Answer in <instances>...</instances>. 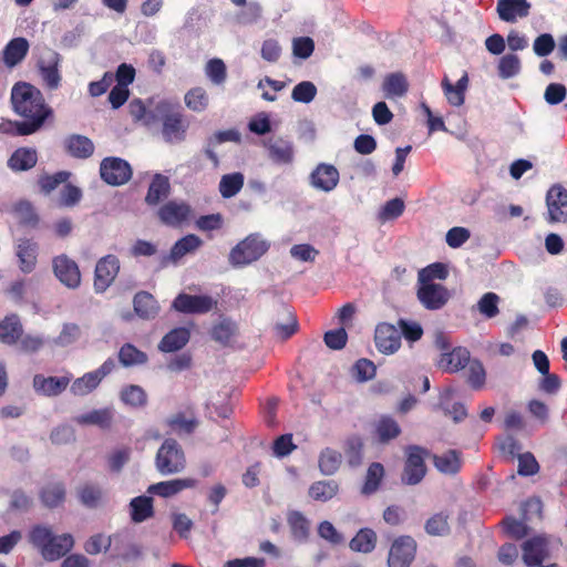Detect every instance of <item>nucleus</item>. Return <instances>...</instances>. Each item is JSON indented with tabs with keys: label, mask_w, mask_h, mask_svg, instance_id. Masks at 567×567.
Listing matches in <instances>:
<instances>
[{
	"label": "nucleus",
	"mask_w": 567,
	"mask_h": 567,
	"mask_svg": "<svg viewBox=\"0 0 567 567\" xmlns=\"http://www.w3.org/2000/svg\"><path fill=\"white\" fill-rule=\"evenodd\" d=\"M13 111L27 122L41 120V127L48 117L52 116V109L45 103L43 94L34 85L18 82L11 90Z\"/></svg>",
	"instance_id": "1"
},
{
	"label": "nucleus",
	"mask_w": 567,
	"mask_h": 567,
	"mask_svg": "<svg viewBox=\"0 0 567 567\" xmlns=\"http://www.w3.org/2000/svg\"><path fill=\"white\" fill-rule=\"evenodd\" d=\"M30 542L47 560H56L69 553L74 545L71 534L54 536L52 530L42 525L34 526L30 532Z\"/></svg>",
	"instance_id": "2"
},
{
	"label": "nucleus",
	"mask_w": 567,
	"mask_h": 567,
	"mask_svg": "<svg viewBox=\"0 0 567 567\" xmlns=\"http://www.w3.org/2000/svg\"><path fill=\"white\" fill-rule=\"evenodd\" d=\"M155 111L163 123L162 134L164 140L168 143L184 141L188 123L185 121L179 105L162 101L156 105Z\"/></svg>",
	"instance_id": "3"
},
{
	"label": "nucleus",
	"mask_w": 567,
	"mask_h": 567,
	"mask_svg": "<svg viewBox=\"0 0 567 567\" xmlns=\"http://www.w3.org/2000/svg\"><path fill=\"white\" fill-rule=\"evenodd\" d=\"M155 467L162 475H174L186 467V455L182 445L174 439H166L155 456Z\"/></svg>",
	"instance_id": "4"
},
{
	"label": "nucleus",
	"mask_w": 567,
	"mask_h": 567,
	"mask_svg": "<svg viewBox=\"0 0 567 567\" xmlns=\"http://www.w3.org/2000/svg\"><path fill=\"white\" fill-rule=\"evenodd\" d=\"M268 249L269 244L259 234H250L230 250L229 262L234 267L247 266L258 260Z\"/></svg>",
	"instance_id": "5"
},
{
	"label": "nucleus",
	"mask_w": 567,
	"mask_h": 567,
	"mask_svg": "<svg viewBox=\"0 0 567 567\" xmlns=\"http://www.w3.org/2000/svg\"><path fill=\"white\" fill-rule=\"evenodd\" d=\"M405 455L401 480L406 485H416L426 474L425 458L431 456V453L422 446L409 445L405 449Z\"/></svg>",
	"instance_id": "6"
},
{
	"label": "nucleus",
	"mask_w": 567,
	"mask_h": 567,
	"mask_svg": "<svg viewBox=\"0 0 567 567\" xmlns=\"http://www.w3.org/2000/svg\"><path fill=\"white\" fill-rule=\"evenodd\" d=\"M217 299L208 295L178 293L172 302V308L185 315H205L215 309Z\"/></svg>",
	"instance_id": "7"
},
{
	"label": "nucleus",
	"mask_w": 567,
	"mask_h": 567,
	"mask_svg": "<svg viewBox=\"0 0 567 567\" xmlns=\"http://www.w3.org/2000/svg\"><path fill=\"white\" fill-rule=\"evenodd\" d=\"M133 175L130 163L123 158L110 156L100 164V176L104 183L111 186L126 184Z\"/></svg>",
	"instance_id": "8"
},
{
	"label": "nucleus",
	"mask_w": 567,
	"mask_h": 567,
	"mask_svg": "<svg viewBox=\"0 0 567 567\" xmlns=\"http://www.w3.org/2000/svg\"><path fill=\"white\" fill-rule=\"evenodd\" d=\"M60 55L56 51L45 48L38 60L37 66L44 87L49 91L58 90L61 85L59 71Z\"/></svg>",
	"instance_id": "9"
},
{
	"label": "nucleus",
	"mask_w": 567,
	"mask_h": 567,
	"mask_svg": "<svg viewBox=\"0 0 567 567\" xmlns=\"http://www.w3.org/2000/svg\"><path fill=\"white\" fill-rule=\"evenodd\" d=\"M416 542L409 535L395 538L388 555L389 567H410L415 558Z\"/></svg>",
	"instance_id": "10"
},
{
	"label": "nucleus",
	"mask_w": 567,
	"mask_h": 567,
	"mask_svg": "<svg viewBox=\"0 0 567 567\" xmlns=\"http://www.w3.org/2000/svg\"><path fill=\"white\" fill-rule=\"evenodd\" d=\"M52 270L55 278L66 288L76 289L81 285V271L75 260L65 254L52 259Z\"/></svg>",
	"instance_id": "11"
},
{
	"label": "nucleus",
	"mask_w": 567,
	"mask_h": 567,
	"mask_svg": "<svg viewBox=\"0 0 567 567\" xmlns=\"http://www.w3.org/2000/svg\"><path fill=\"white\" fill-rule=\"evenodd\" d=\"M520 548L523 563L527 567L540 565L550 557L549 537L544 534L526 539Z\"/></svg>",
	"instance_id": "12"
},
{
	"label": "nucleus",
	"mask_w": 567,
	"mask_h": 567,
	"mask_svg": "<svg viewBox=\"0 0 567 567\" xmlns=\"http://www.w3.org/2000/svg\"><path fill=\"white\" fill-rule=\"evenodd\" d=\"M120 271V260L114 255L102 257L95 266L94 290L97 293L104 292L115 280Z\"/></svg>",
	"instance_id": "13"
},
{
	"label": "nucleus",
	"mask_w": 567,
	"mask_h": 567,
	"mask_svg": "<svg viewBox=\"0 0 567 567\" xmlns=\"http://www.w3.org/2000/svg\"><path fill=\"white\" fill-rule=\"evenodd\" d=\"M416 296L422 306L427 310H439L450 299L449 290L444 286L434 282L420 284Z\"/></svg>",
	"instance_id": "14"
},
{
	"label": "nucleus",
	"mask_w": 567,
	"mask_h": 567,
	"mask_svg": "<svg viewBox=\"0 0 567 567\" xmlns=\"http://www.w3.org/2000/svg\"><path fill=\"white\" fill-rule=\"evenodd\" d=\"M374 343L377 349L383 354H393L401 347V334L395 326L381 322L374 331Z\"/></svg>",
	"instance_id": "15"
},
{
	"label": "nucleus",
	"mask_w": 567,
	"mask_h": 567,
	"mask_svg": "<svg viewBox=\"0 0 567 567\" xmlns=\"http://www.w3.org/2000/svg\"><path fill=\"white\" fill-rule=\"evenodd\" d=\"M198 481L193 477L174 478L151 484L146 492L150 495H156L162 498L176 496L185 489L195 488Z\"/></svg>",
	"instance_id": "16"
},
{
	"label": "nucleus",
	"mask_w": 567,
	"mask_h": 567,
	"mask_svg": "<svg viewBox=\"0 0 567 567\" xmlns=\"http://www.w3.org/2000/svg\"><path fill=\"white\" fill-rule=\"evenodd\" d=\"M546 203L550 223L567 221V189L560 185L550 187L547 192Z\"/></svg>",
	"instance_id": "17"
},
{
	"label": "nucleus",
	"mask_w": 567,
	"mask_h": 567,
	"mask_svg": "<svg viewBox=\"0 0 567 567\" xmlns=\"http://www.w3.org/2000/svg\"><path fill=\"white\" fill-rule=\"evenodd\" d=\"M192 208L188 204L169 200L159 207L157 216L159 220L171 227H178L190 217Z\"/></svg>",
	"instance_id": "18"
},
{
	"label": "nucleus",
	"mask_w": 567,
	"mask_h": 567,
	"mask_svg": "<svg viewBox=\"0 0 567 567\" xmlns=\"http://www.w3.org/2000/svg\"><path fill=\"white\" fill-rule=\"evenodd\" d=\"M71 380V373H66L62 377H44L43 374H35L32 383L35 392L45 396H58L66 390Z\"/></svg>",
	"instance_id": "19"
},
{
	"label": "nucleus",
	"mask_w": 567,
	"mask_h": 567,
	"mask_svg": "<svg viewBox=\"0 0 567 567\" xmlns=\"http://www.w3.org/2000/svg\"><path fill=\"white\" fill-rule=\"evenodd\" d=\"M340 179L339 171L332 164L320 163L310 175L311 185L322 192L333 190Z\"/></svg>",
	"instance_id": "20"
},
{
	"label": "nucleus",
	"mask_w": 567,
	"mask_h": 567,
	"mask_svg": "<svg viewBox=\"0 0 567 567\" xmlns=\"http://www.w3.org/2000/svg\"><path fill=\"white\" fill-rule=\"evenodd\" d=\"M470 351L463 347H456L449 352H442L437 367L447 373H455L466 367L470 362Z\"/></svg>",
	"instance_id": "21"
},
{
	"label": "nucleus",
	"mask_w": 567,
	"mask_h": 567,
	"mask_svg": "<svg viewBox=\"0 0 567 567\" xmlns=\"http://www.w3.org/2000/svg\"><path fill=\"white\" fill-rule=\"evenodd\" d=\"M530 3L527 0H498L496 11L501 20L516 22L517 18L529 14Z\"/></svg>",
	"instance_id": "22"
},
{
	"label": "nucleus",
	"mask_w": 567,
	"mask_h": 567,
	"mask_svg": "<svg viewBox=\"0 0 567 567\" xmlns=\"http://www.w3.org/2000/svg\"><path fill=\"white\" fill-rule=\"evenodd\" d=\"M23 326L16 313L7 315L0 320V342L6 346H14L21 339Z\"/></svg>",
	"instance_id": "23"
},
{
	"label": "nucleus",
	"mask_w": 567,
	"mask_h": 567,
	"mask_svg": "<svg viewBox=\"0 0 567 567\" xmlns=\"http://www.w3.org/2000/svg\"><path fill=\"white\" fill-rule=\"evenodd\" d=\"M29 42L25 38L18 37L10 40L2 51L3 63L8 68L20 64L29 52Z\"/></svg>",
	"instance_id": "24"
},
{
	"label": "nucleus",
	"mask_w": 567,
	"mask_h": 567,
	"mask_svg": "<svg viewBox=\"0 0 567 567\" xmlns=\"http://www.w3.org/2000/svg\"><path fill=\"white\" fill-rule=\"evenodd\" d=\"M64 147L69 155L80 159H86L94 153L93 142L84 135L72 134L64 140Z\"/></svg>",
	"instance_id": "25"
},
{
	"label": "nucleus",
	"mask_w": 567,
	"mask_h": 567,
	"mask_svg": "<svg viewBox=\"0 0 567 567\" xmlns=\"http://www.w3.org/2000/svg\"><path fill=\"white\" fill-rule=\"evenodd\" d=\"M401 434L399 423L390 415H381L373 424V436L381 444H386Z\"/></svg>",
	"instance_id": "26"
},
{
	"label": "nucleus",
	"mask_w": 567,
	"mask_h": 567,
	"mask_svg": "<svg viewBox=\"0 0 567 567\" xmlns=\"http://www.w3.org/2000/svg\"><path fill=\"white\" fill-rule=\"evenodd\" d=\"M190 339V330L186 327L174 328L159 341L158 350L165 353L183 349Z\"/></svg>",
	"instance_id": "27"
},
{
	"label": "nucleus",
	"mask_w": 567,
	"mask_h": 567,
	"mask_svg": "<svg viewBox=\"0 0 567 567\" xmlns=\"http://www.w3.org/2000/svg\"><path fill=\"white\" fill-rule=\"evenodd\" d=\"M38 163V153L32 147L17 148L8 159V167L12 172H25L33 168Z\"/></svg>",
	"instance_id": "28"
},
{
	"label": "nucleus",
	"mask_w": 567,
	"mask_h": 567,
	"mask_svg": "<svg viewBox=\"0 0 567 567\" xmlns=\"http://www.w3.org/2000/svg\"><path fill=\"white\" fill-rule=\"evenodd\" d=\"M202 245L203 240L197 235L188 234L182 237L173 245L169 255L164 257L163 265H166L167 260L177 262L185 255L197 250Z\"/></svg>",
	"instance_id": "29"
},
{
	"label": "nucleus",
	"mask_w": 567,
	"mask_h": 567,
	"mask_svg": "<svg viewBox=\"0 0 567 567\" xmlns=\"http://www.w3.org/2000/svg\"><path fill=\"white\" fill-rule=\"evenodd\" d=\"M17 257L22 272L30 274L34 270L38 260V245L31 239H20L17 247Z\"/></svg>",
	"instance_id": "30"
},
{
	"label": "nucleus",
	"mask_w": 567,
	"mask_h": 567,
	"mask_svg": "<svg viewBox=\"0 0 567 567\" xmlns=\"http://www.w3.org/2000/svg\"><path fill=\"white\" fill-rule=\"evenodd\" d=\"M39 497L43 506L47 508H56L65 502L66 497V488L64 483L62 482H53L44 485L40 493Z\"/></svg>",
	"instance_id": "31"
},
{
	"label": "nucleus",
	"mask_w": 567,
	"mask_h": 567,
	"mask_svg": "<svg viewBox=\"0 0 567 567\" xmlns=\"http://www.w3.org/2000/svg\"><path fill=\"white\" fill-rule=\"evenodd\" d=\"M171 192V184L167 176L155 174L148 186L145 202L150 206H155L163 199L167 198Z\"/></svg>",
	"instance_id": "32"
},
{
	"label": "nucleus",
	"mask_w": 567,
	"mask_h": 567,
	"mask_svg": "<svg viewBox=\"0 0 567 567\" xmlns=\"http://www.w3.org/2000/svg\"><path fill=\"white\" fill-rule=\"evenodd\" d=\"M238 333V326L229 318H221L210 329L212 339L223 347H228Z\"/></svg>",
	"instance_id": "33"
},
{
	"label": "nucleus",
	"mask_w": 567,
	"mask_h": 567,
	"mask_svg": "<svg viewBox=\"0 0 567 567\" xmlns=\"http://www.w3.org/2000/svg\"><path fill=\"white\" fill-rule=\"evenodd\" d=\"M74 422L79 425H96L100 429L106 430L112 425L113 411L109 408L92 410L75 416Z\"/></svg>",
	"instance_id": "34"
},
{
	"label": "nucleus",
	"mask_w": 567,
	"mask_h": 567,
	"mask_svg": "<svg viewBox=\"0 0 567 567\" xmlns=\"http://www.w3.org/2000/svg\"><path fill=\"white\" fill-rule=\"evenodd\" d=\"M433 464L443 474L453 475L458 473L462 466L461 453L456 450H449L440 455H432Z\"/></svg>",
	"instance_id": "35"
},
{
	"label": "nucleus",
	"mask_w": 567,
	"mask_h": 567,
	"mask_svg": "<svg viewBox=\"0 0 567 567\" xmlns=\"http://www.w3.org/2000/svg\"><path fill=\"white\" fill-rule=\"evenodd\" d=\"M467 73H464L455 85H453L447 78H444L442 81V89L447 102L453 106L463 105L465 101V91L467 89Z\"/></svg>",
	"instance_id": "36"
},
{
	"label": "nucleus",
	"mask_w": 567,
	"mask_h": 567,
	"mask_svg": "<svg viewBox=\"0 0 567 567\" xmlns=\"http://www.w3.org/2000/svg\"><path fill=\"white\" fill-rule=\"evenodd\" d=\"M267 148L269 157L277 164H290L293 159L292 143L285 138L269 140Z\"/></svg>",
	"instance_id": "37"
},
{
	"label": "nucleus",
	"mask_w": 567,
	"mask_h": 567,
	"mask_svg": "<svg viewBox=\"0 0 567 567\" xmlns=\"http://www.w3.org/2000/svg\"><path fill=\"white\" fill-rule=\"evenodd\" d=\"M131 519L134 523H143L155 514L153 498L151 496H136L130 502Z\"/></svg>",
	"instance_id": "38"
},
{
	"label": "nucleus",
	"mask_w": 567,
	"mask_h": 567,
	"mask_svg": "<svg viewBox=\"0 0 567 567\" xmlns=\"http://www.w3.org/2000/svg\"><path fill=\"white\" fill-rule=\"evenodd\" d=\"M41 128V120L34 122L3 120L0 123V133L12 136H27Z\"/></svg>",
	"instance_id": "39"
},
{
	"label": "nucleus",
	"mask_w": 567,
	"mask_h": 567,
	"mask_svg": "<svg viewBox=\"0 0 567 567\" xmlns=\"http://www.w3.org/2000/svg\"><path fill=\"white\" fill-rule=\"evenodd\" d=\"M118 362L124 368L143 365L147 363L148 355L146 352L137 349L133 343H124L117 353Z\"/></svg>",
	"instance_id": "40"
},
{
	"label": "nucleus",
	"mask_w": 567,
	"mask_h": 567,
	"mask_svg": "<svg viewBox=\"0 0 567 567\" xmlns=\"http://www.w3.org/2000/svg\"><path fill=\"white\" fill-rule=\"evenodd\" d=\"M82 505L87 508H96L103 501L104 492L102 487L93 482L82 484L76 491Z\"/></svg>",
	"instance_id": "41"
},
{
	"label": "nucleus",
	"mask_w": 567,
	"mask_h": 567,
	"mask_svg": "<svg viewBox=\"0 0 567 567\" xmlns=\"http://www.w3.org/2000/svg\"><path fill=\"white\" fill-rule=\"evenodd\" d=\"M133 307L136 315L143 319L154 318L158 311L155 298L147 291H140L134 296Z\"/></svg>",
	"instance_id": "42"
},
{
	"label": "nucleus",
	"mask_w": 567,
	"mask_h": 567,
	"mask_svg": "<svg viewBox=\"0 0 567 567\" xmlns=\"http://www.w3.org/2000/svg\"><path fill=\"white\" fill-rule=\"evenodd\" d=\"M384 474L385 471L381 463H371L367 470L364 483L361 487V493L367 496L374 494L380 488Z\"/></svg>",
	"instance_id": "43"
},
{
	"label": "nucleus",
	"mask_w": 567,
	"mask_h": 567,
	"mask_svg": "<svg viewBox=\"0 0 567 567\" xmlns=\"http://www.w3.org/2000/svg\"><path fill=\"white\" fill-rule=\"evenodd\" d=\"M377 545V534L371 528H361L350 540L349 547L352 551L368 554L371 553Z\"/></svg>",
	"instance_id": "44"
},
{
	"label": "nucleus",
	"mask_w": 567,
	"mask_h": 567,
	"mask_svg": "<svg viewBox=\"0 0 567 567\" xmlns=\"http://www.w3.org/2000/svg\"><path fill=\"white\" fill-rule=\"evenodd\" d=\"M408 90V80L401 72L390 73L383 81V91L388 97H401L406 94Z\"/></svg>",
	"instance_id": "45"
},
{
	"label": "nucleus",
	"mask_w": 567,
	"mask_h": 567,
	"mask_svg": "<svg viewBox=\"0 0 567 567\" xmlns=\"http://www.w3.org/2000/svg\"><path fill=\"white\" fill-rule=\"evenodd\" d=\"M339 492V484L333 481H318L310 485L309 496L319 502H328Z\"/></svg>",
	"instance_id": "46"
},
{
	"label": "nucleus",
	"mask_w": 567,
	"mask_h": 567,
	"mask_svg": "<svg viewBox=\"0 0 567 567\" xmlns=\"http://www.w3.org/2000/svg\"><path fill=\"white\" fill-rule=\"evenodd\" d=\"M363 447V440L359 435H351L344 441L343 451L351 467H357L362 463Z\"/></svg>",
	"instance_id": "47"
},
{
	"label": "nucleus",
	"mask_w": 567,
	"mask_h": 567,
	"mask_svg": "<svg viewBox=\"0 0 567 567\" xmlns=\"http://www.w3.org/2000/svg\"><path fill=\"white\" fill-rule=\"evenodd\" d=\"M522 70V62L517 54L507 53L497 63V74L501 79L507 80L517 76Z\"/></svg>",
	"instance_id": "48"
},
{
	"label": "nucleus",
	"mask_w": 567,
	"mask_h": 567,
	"mask_svg": "<svg viewBox=\"0 0 567 567\" xmlns=\"http://www.w3.org/2000/svg\"><path fill=\"white\" fill-rule=\"evenodd\" d=\"M341 462V453L330 447L322 450L318 460L319 468L324 475H333L339 470Z\"/></svg>",
	"instance_id": "49"
},
{
	"label": "nucleus",
	"mask_w": 567,
	"mask_h": 567,
	"mask_svg": "<svg viewBox=\"0 0 567 567\" xmlns=\"http://www.w3.org/2000/svg\"><path fill=\"white\" fill-rule=\"evenodd\" d=\"M244 175L239 172L223 175L219 182V193L224 198L237 195L244 186Z\"/></svg>",
	"instance_id": "50"
},
{
	"label": "nucleus",
	"mask_w": 567,
	"mask_h": 567,
	"mask_svg": "<svg viewBox=\"0 0 567 567\" xmlns=\"http://www.w3.org/2000/svg\"><path fill=\"white\" fill-rule=\"evenodd\" d=\"M449 520L447 512L435 513L425 522L424 529L430 536H445L451 529Z\"/></svg>",
	"instance_id": "51"
},
{
	"label": "nucleus",
	"mask_w": 567,
	"mask_h": 567,
	"mask_svg": "<svg viewBox=\"0 0 567 567\" xmlns=\"http://www.w3.org/2000/svg\"><path fill=\"white\" fill-rule=\"evenodd\" d=\"M101 381L93 371L83 374L81 378L75 379L70 388V391L75 396H84L93 392Z\"/></svg>",
	"instance_id": "52"
},
{
	"label": "nucleus",
	"mask_w": 567,
	"mask_h": 567,
	"mask_svg": "<svg viewBox=\"0 0 567 567\" xmlns=\"http://www.w3.org/2000/svg\"><path fill=\"white\" fill-rule=\"evenodd\" d=\"M287 520L291 534L296 539L305 540L308 538L310 524L302 513L293 511L288 514Z\"/></svg>",
	"instance_id": "53"
},
{
	"label": "nucleus",
	"mask_w": 567,
	"mask_h": 567,
	"mask_svg": "<svg viewBox=\"0 0 567 567\" xmlns=\"http://www.w3.org/2000/svg\"><path fill=\"white\" fill-rule=\"evenodd\" d=\"M121 400L131 406L141 408L147 402V395L140 385L131 384L121 391Z\"/></svg>",
	"instance_id": "54"
},
{
	"label": "nucleus",
	"mask_w": 567,
	"mask_h": 567,
	"mask_svg": "<svg viewBox=\"0 0 567 567\" xmlns=\"http://www.w3.org/2000/svg\"><path fill=\"white\" fill-rule=\"evenodd\" d=\"M208 94L203 87H194L185 94L186 106L194 112H203L208 106Z\"/></svg>",
	"instance_id": "55"
},
{
	"label": "nucleus",
	"mask_w": 567,
	"mask_h": 567,
	"mask_svg": "<svg viewBox=\"0 0 567 567\" xmlns=\"http://www.w3.org/2000/svg\"><path fill=\"white\" fill-rule=\"evenodd\" d=\"M498 302L499 297L495 292H486L478 300L477 309L485 318L492 319L499 312Z\"/></svg>",
	"instance_id": "56"
},
{
	"label": "nucleus",
	"mask_w": 567,
	"mask_h": 567,
	"mask_svg": "<svg viewBox=\"0 0 567 567\" xmlns=\"http://www.w3.org/2000/svg\"><path fill=\"white\" fill-rule=\"evenodd\" d=\"M467 383L474 390H480L484 386L486 381V372L483 363L477 360H470Z\"/></svg>",
	"instance_id": "57"
},
{
	"label": "nucleus",
	"mask_w": 567,
	"mask_h": 567,
	"mask_svg": "<svg viewBox=\"0 0 567 567\" xmlns=\"http://www.w3.org/2000/svg\"><path fill=\"white\" fill-rule=\"evenodd\" d=\"M317 95V86L310 82V81H302L298 83L292 92H291V99L296 102L308 104Z\"/></svg>",
	"instance_id": "58"
},
{
	"label": "nucleus",
	"mask_w": 567,
	"mask_h": 567,
	"mask_svg": "<svg viewBox=\"0 0 567 567\" xmlns=\"http://www.w3.org/2000/svg\"><path fill=\"white\" fill-rule=\"evenodd\" d=\"M449 275L447 268L442 262H434L419 272L420 284L432 282L434 279L444 280Z\"/></svg>",
	"instance_id": "59"
},
{
	"label": "nucleus",
	"mask_w": 567,
	"mask_h": 567,
	"mask_svg": "<svg viewBox=\"0 0 567 567\" xmlns=\"http://www.w3.org/2000/svg\"><path fill=\"white\" fill-rule=\"evenodd\" d=\"M70 177V173L65 171H61L58 173H54L52 175H42L39 178V186L41 190L45 194L51 193L55 188H58L61 184L66 183V181Z\"/></svg>",
	"instance_id": "60"
},
{
	"label": "nucleus",
	"mask_w": 567,
	"mask_h": 567,
	"mask_svg": "<svg viewBox=\"0 0 567 567\" xmlns=\"http://www.w3.org/2000/svg\"><path fill=\"white\" fill-rule=\"evenodd\" d=\"M398 326L401 330V338L403 337L409 342H416L423 336V328L419 322L409 321L406 319H399Z\"/></svg>",
	"instance_id": "61"
},
{
	"label": "nucleus",
	"mask_w": 567,
	"mask_h": 567,
	"mask_svg": "<svg viewBox=\"0 0 567 567\" xmlns=\"http://www.w3.org/2000/svg\"><path fill=\"white\" fill-rule=\"evenodd\" d=\"M352 373L359 382H367L375 377L377 368L369 359H359L353 368Z\"/></svg>",
	"instance_id": "62"
},
{
	"label": "nucleus",
	"mask_w": 567,
	"mask_h": 567,
	"mask_svg": "<svg viewBox=\"0 0 567 567\" xmlns=\"http://www.w3.org/2000/svg\"><path fill=\"white\" fill-rule=\"evenodd\" d=\"M527 520H518L512 516L505 517L502 522L505 532L515 539H523L528 535Z\"/></svg>",
	"instance_id": "63"
},
{
	"label": "nucleus",
	"mask_w": 567,
	"mask_h": 567,
	"mask_svg": "<svg viewBox=\"0 0 567 567\" xmlns=\"http://www.w3.org/2000/svg\"><path fill=\"white\" fill-rule=\"evenodd\" d=\"M167 425L176 433L190 434L197 426L195 419H186L184 413H177L167 420Z\"/></svg>",
	"instance_id": "64"
}]
</instances>
